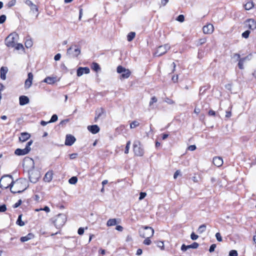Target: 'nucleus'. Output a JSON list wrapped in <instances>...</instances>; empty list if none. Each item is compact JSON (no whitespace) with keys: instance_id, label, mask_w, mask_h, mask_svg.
<instances>
[{"instance_id":"21","label":"nucleus","mask_w":256,"mask_h":256,"mask_svg":"<svg viewBox=\"0 0 256 256\" xmlns=\"http://www.w3.org/2000/svg\"><path fill=\"white\" fill-rule=\"evenodd\" d=\"M25 4L29 6L31 10L36 12H38V7L36 5L34 4L31 0H26L25 1Z\"/></svg>"},{"instance_id":"29","label":"nucleus","mask_w":256,"mask_h":256,"mask_svg":"<svg viewBox=\"0 0 256 256\" xmlns=\"http://www.w3.org/2000/svg\"><path fill=\"white\" fill-rule=\"evenodd\" d=\"M90 68L92 70H93L94 71L96 72H98L100 70V65L97 62H93L92 64L90 66Z\"/></svg>"},{"instance_id":"46","label":"nucleus","mask_w":256,"mask_h":256,"mask_svg":"<svg viewBox=\"0 0 256 256\" xmlns=\"http://www.w3.org/2000/svg\"><path fill=\"white\" fill-rule=\"evenodd\" d=\"M117 221L116 218L110 219L108 222L106 224H116Z\"/></svg>"},{"instance_id":"10","label":"nucleus","mask_w":256,"mask_h":256,"mask_svg":"<svg viewBox=\"0 0 256 256\" xmlns=\"http://www.w3.org/2000/svg\"><path fill=\"white\" fill-rule=\"evenodd\" d=\"M244 28L250 30H254L256 28V20L252 18L246 20L244 22Z\"/></svg>"},{"instance_id":"52","label":"nucleus","mask_w":256,"mask_h":256,"mask_svg":"<svg viewBox=\"0 0 256 256\" xmlns=\"http://www.w3.org/2000/svg\"><path fill=\"white\" fill-rule=\"evenodd\" d=\"M22 203V200H19L16 203H15L14 206V208H16L18 207Z\"/></svg>"},{"instance_id":"62","label":"nucleus","mask_w":256,"mask_h":256,"mask_svg":"<svg viewBox=\"0 0 256 256\" xmlns=\"http://www.w3.org/2000/svg\"><path fill=\"white\" fill-rule=\"evenodd\" d=\"M180 174V171L179 170H177L174 174V178L176 179L178 178V176Z\"/></svg>"},{"instance_id":"44","label":"nucleus","mask_w":256,"mask_h":256,"mask_svg":"<svg viewBox=\"0 0 256 256\" xmlns=\"http://www.w3.org/2000/svg\"><path fill=\"white\" fill-rule=\"evenodd\" d=\"M165 102L169 104H175V102L174 100L168 98H166Z\"/></svg>"},{"instance_id":"59","label":"nucleus","mask_w":256,"mask_h":256,"mask_svg":"<svg viewBox=\"0 0 256 256\" xmlns=\"http://www.w3.org/2000/svg\"><path fill=\"white\" fill-rule=\"evenodd\" d=\"M208 116H216V112L212 110H210L208 112Z\"/></svg>"},{"instance_id":"28","label":"nucleus","mask_w":256,"mask_h":256,"mask_svg":"<svg viewBox=\"0 0 256 256\" xmlns=\"http://www.w3.org/2000/svg\"><path fill=\"white\" fill-rule=\"evenodd\" d=\"M244 6L246 10H250L254 6V4L252 1L249 0L244 4Z\"/></svg>"},{"instance_id":"51","label":"nucleus","mask_w":256,"mask_h":256,"mask_svg":"<svg viewBox=\"0 0 256 256\" xmlns=\"http://www.w3.org/2000/svg\"><path fill=\"white\" fill-rule=\"evenodd\" d=\"M6 16L4 14L0 16V24L4 23L6 20Z\"/></svg>"},{"instance_id":"38","label":"nucleus","mask_w":256,"mask_h":256,"mask_svg":"<svg viewBox=\"0 0 256 256\" xmlns=\"http://www.w3.org/2000/svg\"><path fill=\"white\" fill-rule=\"evenodd\" d=\"M15 48L17 50H24V48L23 45L22 44H16V46H14Z\"/></svg>"},{"instance_id":"41","label":"nucleus","mask_w":256,"mask_h":256,"mask_svg":"<svg viewBox=\"0 0 256 256\" xmlns=\"http://www.w3.org/2000/svg\"><path fill=\"white\" fill-rule=\"evenodd\" d=\"M58 116L56 114H53L49 122H54L58 120Z\"/></svg>"},{"instance_id":"31","label":"nucleus","mask_w":256,"mask_h":256,"mask_svg":"<svg viewBox=\"0 0 256 256\" xmlns=\"http://www.w3.org/2000/svg\"><path fill=\"white\" fill-rule=\"evenodd\" d=\"M140 122L137 120L132 121L130 124V128H134L140 126Z\"/></svg>"},{"instance_id":"11","label":"nucleus","mask_w":256,"mask_h":256,"mask_svg":"<svg viewBox=\"0 0 256 256\" xmlns=\"http://www.w3.org/2000/svg\"><path fill=\"white\" fill-rule=\"evenodd\" d=\"M74 49L72 46H70L67 50V53L71 55L72 57H78L80 54V50L78 48H76Z\"/></svg>"},{"instance_id":"15","label":"nucleus","mask_w":256,"mask_h":256,"mask_svg":"<svg viewBox=\"0 0 256 256\" xmlns=\"http://www.w3.org/2000/svg\"><path fill=\"white\" fill-rule=\"evenodd\" d=\"M54 172L52 170H49L46 172L44 176L43 180L44 182H50L53 178Z\"/></svg>"},{"instance_id":"47","label":"nucleus","mask_w":256,"mask_h":256,"mask_svg":"<svg viewBox=\"0 0 256 256\" xmlns=\"http://www.w3.org/2000/svg\"><path fill=\"white\" fill-rule=\"evenodd\" d=\"M16 3V0H12L8 2V8H10V7L14 6Z\"/></svg>"},{"instance_id":"22","label":"nucleus","mask_w":256,"mask_h":256,"mask_svg":"<svg viewBox=\"0 0 256 256\" xmlns=\"http://www.w3.org/2000/svg\"><path fill=\"white\" fill-rule=\"evenodd\" d=\"M213 164L214 166L220 167L223 164L222 158L219 156H216L213 158Z\"/></svg>"},{"instance_id":"9","label":"nucleus","mask_w":256,"mask_h":256,"mask_svg":"<svg viewBox=\"0 0 256 256\" xmlns=\"http://www.w3.org/2000/svg\"><path fill=\"white\" fill-rule=\"evenodd\" d=\"M22 183L18 182H15L10 186V190L13 194L20 193L24 191V188H20Z\"/></svg>"},{"instance_id":"33","label":"nucleus","mask_w":256,"mask_h":256,"mask_svg":"<svg viewBox=\"0 0 256 256\" xmlns=\"http://www.w3.org/2000/svg\"><path fill=\"white\" fill-rule=\"evenodd\" d=\"M206 230V225H200L198 230V232L200 234L202 233Z\"/></svg>"},{"instance_id":"32","label":"nucleus","mask_w":256,"mask_h":256,"mask_svg":"<svg viewBox=\"0 0 256 256\" xmlns=\"http://www.w3.org/2000/svg\"><path fill=\"white\" fill-rule=\"evenodd\" d=\"M136 33L134 32H130L127 36V40L131 42L135 37Z\"/></svg>"},{"instance_id":"39","label":"nucleus","mask_w":256,"mask_h":256,"mask_svg":"<svg viewBox=\"0 0 256 256\" xmlns=\"http://www.w3.org/2000/svg\"><path fill=\"white\" fill-rule=\"evenodd\" d=\"M35 210L36 212H39L40 210H44L46 212H50V209L48 206H45L44 208L36 209Z\"/></svg>"},{"instance_id":"26","label":"nucleus","mask_w":256,"mask_h":256,"mask_svg":"<svg viewBox=\"0 0 256 256\" xmlns=\"http://www.w3.org/2000/svg\"><path fill=\"white\" fill-rule=\"evenodd\" d=\"M105 111L104 108H101L98 111H96V116L94 118V122H96L98 120L104 113Z\"/></svg>"},{"instance_id":"55","label":"nucleus","mask_w":256,"mask_h":256,"mask_svg":"<svg viewBox=\"0 0 256 256\" xmlns=\"http://www.w3.org/2000/svg\"><path fill=\"white\" fill-rule=\"evenodd\" d=\"M6 210V204H2L0 206V212H4Z\"/></svg>"},{"instance_id":"27","label":"nucleus","mask_w":256,"mask_h":256,"mask_svg":"<svg viewBox=\"0 0 256 256\" xmlns=\"http://www.w3.org/2000/svg\"><path fill=\"white\" fill-rule=\"evenodd\" d=\"M34 237V235L32 234L29 233L26 236L21 237L20 240L22 242H25L32 239Z\"/></svg>"},{"instance_id":"50","label":"nucleus","mask_w":256,"mask_h":256,"mask_svg":"<svg viewBox=\"0 0 256 256\" xmlns=\"http://www.w3.org/2000/svg\"><path fill=\"white\" fill-rule=\"evenodd\" d=\"M198 238V236L192 232L190 234V238L192 240H196Z\"/></svg>"},{"instance_id":"56","label":"nucleus","mask_w":256,"mask_h":256,"mask_svg":"<svg viewBox=\"0 0 256 256\" xmlns=\"http://www.w3.org/2000/svg\"><path fill=\"white\" fill-rule=\"evenodd\" d=\"M216 248V244H212L210 246V249H209V252H214L215 248Z\"/></svg>"},{"instance_id":"25","label":"nucleus","mask_w":256,"mask_h":256,"mask_svg":"<svg viewBox=\"0 0 256 256\" xmlns=\"http://www.w3.org/2000/svg\"><path fill=\"white\" fill-rule=\"evenodd\" d=\"M8 71V69L6 67L2 66L0 68V78L1 79L4 80L6 78V74Z\"/></svg>"},{"instance_id":"24","label":"nucleus","mask_w":256,"mask_h":256,"mask_svg":"<svg viewBox=\"0 0 256 256\" xmlns=\"http://www.w3.org/2000/svg\"><path fill=\"white\" fill-rule=\"evenodd\" d=\"M56 221L58 222L66 223V216L64 214H60L58 216Z\"/></svg>"},{"instance_id":"30","label":"nucleus","mask_w":256,"mask_h":256,"mask_svg":"<svg viewBox=\"0 0 256 256\" xmlns=\"http://www.w3.org/2000/svg\"><path fill=\"white\" fill-rule=\"evenodd\" d=\"M25 46L26 48H30L33 45V42L31 38L26 39L24 42Z\"/></svg>"},{"instance_id":"64","label":"nucleus","mask_w":256,"mask_h":256,"mask_svg":"<svg viewBox=\"0 0 256 256\" xmlns=\"http://www.w3.org/2000/svg\"><path fill=\"white\" fill-rule=\"evenodd\" d=\"M232 116V112L230 111H226V117L229 118Z\"/></svg>"},{"instance_id":"57","label":"nucleus","mask_w":256,"mask_h":256,"mask_svg":"<svg viewBox=\"0 0 256 256\" xmlns=\"http://www.w3.org/2000/svg\"><path fill=\"white\" fill-rule=\"evenodd\" d=\"M178 74L176 75V76H174L172 78V80L174 82L176 83V82H178Z\"/></svg>"},{"instance_id":"14","label":"nucleus","mask_w":256,"mask_h":256,"mask_svg":"<svg viewBox=\"0 0 256 256\" xmlns=\"http://www.w3.org/2000/svg\"><path fill=\"white\" fill-rule=\"evenodd\" d=\"M202 30L205 34H211L214 30V26L211 24H208L203 27Z\"/></svg>"},{"instance_id":"20","label":"nucleus","mask_w":256,"mask_h":256,"mask_svg":"<svg viewBox=\"0 0 256 256\" xmlns=\"http://www.w3.org/2000/svg\"><path fill=\"white\" fill-rule=\"evenodd\" d=\"M88 129L92 134H96L98 133L100 130L98 126L96 124L88 126Z\"/></svg>"},{"instance_id":"49","label":"nucleus","mask_w":256,"mask_h":256,"mask_svg":"<svg viewBox=\"0 0 256 256\" xmlns=\"http://www.w3.org/2000/svg\"><path fill=\"white\" fill-rule=\"evenodd\" d=\"M196 147L195 145H190L188 147L187 150L190 151H194L196 150Z\"/></svg>"},{"instance_id":"16","label":"nucleus","mask_w":256,"mask_h":256,"mask_svg":"<svg viewBox=\"0 0 256 256\" xmlns=\"http://www.w3.org/2000/svg\"><path fill=\"white\" fill-rule=\"evenodd\" d=\"M76 138L71 134H67L65 140V144L66 146H70L75 142Z\"/></svg>"},{"instance_id":"17","label":"nucleus","mask_w":256,"mask_h":256,"mask_svg":"<svg viewBox=\"0 0 256 256\" xmlns=\"http://www.w3.org/2000/svg\"><path fill=\"white\" fill-rule=\"evenodd\" d=\"M234 57H236L237 59L238 60V66L240 69L242 70L244 68V63L246 59V58H240V56L238 54H234Z\"/></svg>"},{"instance_id":"53","label":"nucleus","mask_w":256,"mask_h":256,"mask_svg":"<svg viewBox=\"0 0 256 256\" xmlns=\"http://www.w3.org/2000/svg\"><path fill=\"white\" fill-rule=\"evenodd\" d=\"M146 196V192H141L140 194L139 200H140L144 198Z\"/></svg>"},{"instance_id":"43","label":"nucleus","mask_w":256,"mask_h":256,"mask_svg":"<svg viewBox=\"0 0 256 256\" xmlns=\"http://www.w3.org/2000/svg\"><path fill=\"white\" fill-rule=\"evenodd\" d=\"M176 20L178 21L182 22L184 20V16L182 14H180L177 17Z\"/></svg>"},{"instance_id":"34","label":"nucleus","mask_w":256,"mask_h":256,"mask_svg":"<svg viewBox=\"0 0 256 256\" xmlns=\"http://www.w3.org/2000/svg\"><path fill=\"white\" fill-rule=\"evenodd\" d=\"M206 38H200L198 40V46H201L204 44H205L206 42Z\"/></svg>"},{"instance_id":"60","label":"nucleus","mask_w":256,"mask_h":256,"mask_svg":"<svg viewBox=\"0 0 256 256\" xmlns=\"http://www.w3.org/2000/svg\"><path fill=\"white\" fill-rule=\"evenodd\" d=\"M192 248H197L198 246H199V244L196 242H193L192 244Z\"/></svg>"},{"instance_id":"13","label":"nucleus","mask_w":256,"mask_h":256,"mask_svg":"<svg viewBox=\"0 0 256 256\" xmlns=\"http://www.w3.org/2000/svg\"><path fill=\"white\" fill-rule=\"evenodd\" d=\"M90 72V68L88 67H79L76 70L78 76H80L83 74H88Z\"/></svg>"},{"instance_id":"40","label":"nucleus","mask_w":256,"mask_h":256,"mask_svg":"<svg viewBox=\"0 0 256 256\" xmlns=\"http://www.w3.org/2000/svg\"><path fill=\"white\" fill-rule=\"evenodd\" d=\"M78 181V178L76 176H73L71 178L68 182L70 184H75Z\"/></svg>"},{"instance_id":"2","label":"nucleus","mask_w":256,"mask_h":256,"mask_svg":"<svg viewBox=\"0 0 256 256\" xmlns=\"http://www.w3.org/2000/svg\"><path fill=\"white\" fill-rule=\"evenodd\" d=\"M154 233V229L150 226H142L139 230L140 236L143 238H150Z\"/></svg>"},{"instance_id":"19","label":"nucleus","mask_w":256,"mask_h":256,"mask_svg":"<svg viewBox=\"0 0 256 256\" xmlns=\"http://www.w3.org/2000/svg\"><path fill=\"white\" fill-rule=\"evenodd\" d=\"M58 81V80L57 79L56 76H47L43 80L44 82L49 84H53Z\"/></svg>"},{"instance_id":"45","label":"nucleus","mask_w":256,"mask_h":256,"mask_svg":"<svg viewBox=\"0 0 256 256\" xmlns=\"http://www.w3.org/2000/svg\"><path fill=\"white\" fill-rule=\"evenodd\" d=\"M238 254L236 250H231L229 252V256H238Z\"/></svg>"},{"instance_id":"58","label":"nucleus","mask_w":256,"mask_h":256,"mask_svg":"<svg viewBox=\"0 0 256 256\" xmlns=\"http://www.w3.org/2000/svg\"><path fill=\"white\" fill-rule=\"evenodd\" d=\"M84 228H80L78 230V233L80 235H82L84 232Z\"/></svg>"},{"instance_id":"7","label":"nucleus","mask_w":256,"mask_h":256,"mask_svg":"<svg viewBox=\"0 0 256 256\" xmlns=\"http://www.w3.org/2000/svg\"><path fill=\"white\" fill-rule=\"evenodd\" d=\"M116 71L118 73L122 74L120 76L121 80L128 78L131 74V72L128 69H126L122 66H118L117 67Z\"/></svg>"},{"instance_id":"5","label":"nucleus","mask_w":256,"mask_h":256,"mask_svg":"<svg viewBox=\"0 0 256 256\" xmlns=\"http://www.w3.org/2000/svg\"><path fill=\"white\" fill-rule=\"evenodd\" d=\"M22 166L24 168L30 172L34 168V162L32 158L29 157H26L23 160Z\"/></svg>"},{"instance_id":"36","label":"nucleus","mask_w":256,"mask_h":256,"mask_svg":"<svg viewBox=\"0 0 256 256\" xmlns=\"http://www.w3.org/2000/svg\"><path fill=\"white\" fill-rule=\"evenodd\" d=\"M157 101H158L157 98L155 96H153L151 98L150 100V101L149 102L150 106H152L154 103L156 102Z\"/></svg>"},{"instance_id":"61","label":"nucleus","mask_w":256,"mask_h":256,"mask_svg":"<svg viewBox=\"0 0 256 256\" xmlns=\"http://www.w3.org/2000/svg\"><path fill=\"white\" fill-rule=\"evenodd\" d=\"M61 58V54H57L56 55H55L54 57V59L56 61L58 60H60Z\"/></svg>"},{"instance_id":"35","label":"nucleus","mask_w":256,"mask_h":256,"mask_svg":"<svg viewBox=\"0 0 256 256\" xmlns=\"http://www.w3.org/2000/svg\"><path fill=\"white\" fill-rule=\"evenodd\" d=\"M250 32L249 30H246L242 33V37L245 38H248L249 37Z\"/></svg>"},{"instance_id":"8","label":"nucleus","mask_w":256,"mask_h":256,"mask_svg":"<svg viewBox=\"0 0 256 256\" xmlns=\"http://www.w3.org/2000/svg\"><path fill=\"white\" fill-rule=\"evenodd\" d=\"M170 48V46L168 44H164L158 46L154 52L156 56H160L165 54Z\"/></svg>"},{"instance_id":"1","label":"nucleus","mask_w":256,"mask_h":256,"mask_svg":"<svg viewBox=\"0 0 256 256\" xmlns=\"http://www.w3.org/2000/svg\"><path fill=\"white\" fill-rule=\"evenodd\" d=\"M13 182V178L11 176H4L0 180V188L2 189L8 188H10Z\"/></svg>"},{"instance_id":"18","label":"nucleus","mask_w":256,"mask_h":256,"mask_svg":"<svg viewBox=\"0 0 256 256\" xmlns=\"http://www.w3.org/2000/svg\"><path fill=\"white\" fill-rule=\"evenodd\" d=\"M30 138V134L26 132H21L19 136V141L21 142H24L28 140Z\"/></svg>"},{"instance_id":"37","label":"nucleus","mask_w":256,"mask_h":256,"mask_svg":"<svg viewBox=\"0 0 256 256\" xmlns=\"http://www.w3.org/2000/svg\"><path fill=\"white\" fill-rule=\"evenodd\" d=\"M130 145V141L128 140L126 142V146L125 150H124V153L126 154H128V153Z\"/></svg>"},{"instance_id":"4","label":"nucleus","mask_w":256,"mask_h":256,"mask_svg":"<svg viewBox=\"0 0 256 256\" xmlns=\"http://www.w3.org/2000/svg\"><path fill=\"white\" fill-rule=\"evenodd\" d=\"M32 142L33 140H30L27 142L24 148L16 149L14 151V154L17 156H24L28 154L31 150L30 146L32 144Z\"/></svg>"},{"instance_id":"12","label":"nucleus","mask_w":256,"mask_h":256,"mask_svg":"<svg viewBox=\"0 0 256 256\" xmlns=\"http://www.w3.org/2000/svg\"><path fill=\"white\" fill-rule=\"evenodd\" d=\"M34 75L32 72H28V78L24 82V87L26 88H30L32 84L33 80Z\"/></svg>"},{"instance_id":"54","label":"nucleus","mask_w":256,"mask_h":256,"mask_svg":"<svg viewBox=\"0 0 256 256\" xmlns=\"http://www.w3.org/2000/svg\"><path fill=\"white\" fill-rule=\"evenodd\" d=\"M146 239L144 241V244L146 245H150L151 244V240L150 238H145Z\"/></svg>"},{"instance_id":"42","label":"nucleus","mask_w":256,"mask_h":256,"mask_svg":"<svg viewBox=\"0 0 256 256\" xmlns=\"http://www.w3.org/2000/svg\"><path fill=\"white\" fill-rule=\"evenodd\" d=\"M22 214L19 215L18 218L16 222V224H24V222L22 220Z\"/></svg>"},{"instance_id":"23","label":"nucleus","mask_w":256,"mask_h":256,"mask_svg":"<svg viewBox=\"0 0 256 256\" xmlns=\"http://www.w3.org/2000/svg\"><path fill=\"white\" fill-rule=\"evenodd\" d=\"M29 98L25 96H22L19 98L20 104V106L25 105L29 102Z\"/></svg>"},{"instance_id":"3","label":"nucleus","mask_w":256,"mask_h":256,"mask_svg":"<svg viewBox=\"0 0 256 256\" xmlns=\"http://www.w3.org/2000/svg\"><path fill=\"white\" fill-rule=\"evenodd\" d=\"M18 36L16 33H12L5 40V44L8 47H14L18 41Z\"/></svg>"},{"instance_id":"6","label":"nucleus","mask_w":256,"mask_h":256,"mask_svg":"<svg viewBox=\"0 0 256 256\" xmlns=\"http://www.w3.org/2000/svg\"><path fill=\"white\" fill-rule=\"evenodd\" d=\"M133 151L134 155L137 156H142L144 154V150L140 146V141H135L133 144Z\"/></svg>"},{"instance_id":"48","label":"nucleus","mask_w":256,"mask_h":256,"mask_svg":"<svg viewBox=\"0 0 256 256\" xmlns=\"http://www.w3.org/2000/svg\"><path fill=\"white\" fill-rule=\"evenodd\" d=\"M216 238L218 241L222 242V239L220 232H217L216 234Z\"/></svg>"},{"instance_id":"63","label":"nucleus","mask_w":256,"mask_h":256,"mask_svg":"<svg viewBox=\"0 0 256 256\" xmlns=\"http://www.w3.org/2000/svg\"><path fill=\"white\" fill-rule=\"evenodd\" d=\"M116 229L120 232H122L123 230V228L120 225H117Z\"/></svg>"}]
</instances>
